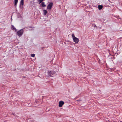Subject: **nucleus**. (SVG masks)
Masks as SVG:
<instances>
[{"instance_id":"f257e3e1","label":"nucleus","mask_w":122,"mask_h":122,"mask_svg":"<svg viewBox=\"0 0 122 122\" xmlns=\"http://www.w3.org/2000/svg\"><path fill=\"white\" fill-rule=\"evenodd\" d=\"M71 35L73 40L74 42L76 43H78L79 41V40L78 39L75 37L74 34L73 33Z\"/></svg>"},{"instance_id":"f03ea898","label":"nucleus","mask_w":122,"mask_h":122,"mask_svg":"<svg viewBox=\"0 0 122 122\" xmlns=\"http://www.w3.org/2000/svg\"><path fill=\"white\" fill-rule=\"evenodd\" d=\"M23 31L22 29L20 30L17 32V34L20 37L23 34Z\"/></svg>"},{"instance_id":"7ed1b4c3","label":"nucleus","mask_w":122,"mask_h":122,"mask_svg":"<svg viewBox=\"0 0 122 122\" xmlns=\"http://www.w3.org/2000/svg\"><path fill=\"white\" fill-rule=\"evenodd\" d=\"M53 5V3L52 2L50 3L47 6V9L49 10H51L52 7Z\"/></svg>"},{"instance_id":"20e7f679","label":"nucleus","mask_w":122,"mask_h":122,"mask_svg":"<svg viewBox=\"0 0 122 122\" xmlns=\"http://www.w3.org/2000/svg\"><path fill=\"white\" fill-rule=\"evenodd\" d=\"M55 73L54 71H50L48 73V76H52Z\"/></svg>"},{"instance_id":"39448f33","label":"nucleus","mask_w":122,"mask_h":122,"mask_svg":"<svg viewBox=\"0 0 122 122\" xmlns=\"http://www.w3.org/2000/svg\"><path fill=\"white\" fill-rule=\"evenodd\" d=\"M64 104V102L63 101H60L59 103V107H61Z\"/></svg>"},{"instance_id":"423d86ee","label":"nucleus","mask_w":122,"mask_h":122,"mask_svg":"<svg viewBox=\"0 0 122 122\" xmlns=\"http://www.w3.org/2000/svg\"><path fill=\"white\" fill-rule=\"evenodd\" d=\"M24 5V1L23 0H21L20 2V7L21 8H22L23 6Z\"/></svg>"},{"instance_id":"0eeeda50","label":"nucleus","mask_w":122,"mask_h":122,"mask_svg":"<svg viewBox=\"0 0 122 122\" xmlns=\"http://www.w3.org/2000/svg\"><path fill=\"white\" fill-rule=\"evenodd\" d=\"M18 0H14V6L16 7L17 4Z\"/></svg>"},{"instance_id":"6e6552de","label":"nucleus","mask_w":122,"mask_h":122,"mask_svg":"<svg viewBox=\"0 0 122 122\" xmlns=\"http://www.w3.org/2000/svg\"><path fill=\"white\" fill-rule=\"evenodd\" d=\"M41 5L43 7H45L46 6V5L45 4V2H42L41 3Z\"/></svg>"},{"instance_id":"1a4fd4ad","label":"nucleus","mask_w":122,"mask_h":122,"mask_svg":"<svg viewBox=\"0 0 122 122\" xmlns=\"http://www.w3.org/2000/svg\"><path fill=\"white\" fill-rule=\"evenodd\" d=\"M11 26H12V29L13 30H15V32H16L17 30L16 28L14 27V26L13 25H12Z\"/></svg>"},{"instance_id":"9d476101","label":"nucleus","mask_w":122,"mask_h":122,"mask_svg":"<svg viewBox=\"0 0 122 122\" xmlns=\"http://www.w3.org/2000/svg\"><path fill=\"white\" fill-rule=\"evenodd\" d=\"M43 11L44 12V15H45L47 12V11L46 10H43Z\"/></svg>"},{"instance_id":"9b49d317","label":"nucleus","mask_w":122,"mask_h":122,"mask_svg":"<svg viewBox=\"0 0 122 122\" xmlns=\"http://www.w3.org/2000/svg\"><path fill=\"white\" fill-rule=\"evenodd\" d=\"M103 6L102 5H99L98 6V8L99 10H101L102 9Z\"/></svg>"},{"instance_id":"f8f14e48","label":"nucleus","mask_w":122,"mask_h":122,"mask_svg":"<svg viewBox=\"0 0 122 122\" xmlns=\"http://www.w3.org/2000/svg\"><path fill=\"white\" fill-rule=\"evenodd\" d=\"M45 0H37V1L39 4H40L42 2V1H44Z\"/></svg>"},{"instance_id":"ddd939ff","label":"nucleus","mask_w":122,"mask_h":122,"mask_svg":"<svg viewBox=\"0 0 122 122\" xmlns=\"http://www.w3.org/2000/svg\"><path fill=\"white\" fill-rule=\"evenodd\" d=\"M35 56V54H32L31 55V56L32 57H34Z\"/></svg>"},{"instance_id":"4468645a","label":"nucleus","mask_w":122,"mask_h":122,"mask_svg":"<svg viewBox=\"0 0 122 122\" xmlns=\"http://www.w3.org/2000/svg\"><path fill=\"white\" fill-rule=\"evenodd\" d=\"M97 26L95 24H94V27H97Z\"/></svg>"},{"instance_id":"2eb2a0df","label":"nucleus","mask_w":122,"mask_h":122,"mask_svg":"<svg viewBox=\"0 0 122 122\" xmlns=\"http://www.w3.org/2000/svg\"><path fill=\"white\" fill-rule=\"evenodd\" d=\"M99 28L100 29H101V27H99Z\"/></svg>"}]
</instances>
